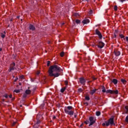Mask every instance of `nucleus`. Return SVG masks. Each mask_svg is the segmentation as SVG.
Returning <instances> with one entry per match:
<instances>
[{
  "instance_id": "f257e3e1",
  "label": "nucleus",
  "mask_w": 128,
  "mask_h": 128,
  "mask_svg": "<svg viewBox=\"0 0 128 128\" xmlns=\"http://www.w3.org/2000/svg\"><path fill=\"white\" fill-rule=\"evenodd\" d=\"M62 72V70L57 65L50 66L49 68L48 74L50 76H54L58 78L60 76V74L59 72Z\"/></svg>"
},
{
  "instance_id": "f03ea898",
  "label": "nucleus",
  "mask_w": 128,
  "mask_h": 128,
  "mask_svg": "<svg viewBox=\"0 0 128 128\" xmlns=\"http://www.w3.org/2000/svg\"><path fill=\"white\" fill-rule=\"evenodd\" d=\"M102 92H106V94H118V90H106V88L104 86H102Z\"/></svg>"
},
{
  "instance_id": "7ed1b4c3",
  "label": "nucleus",
  "mask_w": 128,
  "mask_h": 128,
  "mask_svg": "<svg viewBox=\"0 0 128 128\" xmlns=\"http://www.w3.org/2000/svg\"><path fill=\"white\" fill-rule=\"evenodd\" d=\"M70 110H72V106H68L64 108V112L69 116H74V111Z\"/></svg>"
},
{
  "instance_id": "20e7f679",
  "label": "nucleus",
  "mask_w": 128,
  "mask_h": 128,
  "mask_svg": "<svg viewBox=\"0 0 128 128\" xmlns=\"http://www.w3.org/2000/svg\"><path fill=\"white\" fill-rule=\"evenodd\" d=\"M110 124H111L112 126H114V118H110L108 120V122H105L102 124L103 126H108Z\"/></svg>"
},
{
  "instance_id": "39448f33",
  "label": "nucleus",
  "mask_w": 128,
  "mask_h": 128,
  "mask_svg": "<svg viewBox=\"0 0 128 128\" xmlns=\"http://www.w3.org/2000/svg\"><path fill=\"white\" fill-rule=\"evenodd\" d=\"M89 120L90 122L89 126H92L94 124V122H96V121L94 120V117L92 116L90 117Z\"/></svg>"
},
{
  "instance_id": "423d86ee",
  "label": "nucleus",
  "mask_w": 128,
  "mask_h": 128,
  "mask_svg": "<svg viewBox=\"0 0 128 128\" xmlns=\"http://www.w3.org/2000/svg\"><path fill=\"white\" fill-rule=\"evenodd\" d=\"M14 66H16V63L13 62L12 64H11L10 65V68L8 70V72H11L12 70H14V68H14Z\"/></svg>"
},
{
  "instance_id": "0eeeda50",
  "label": "nucleus",
  "mask_w": 128,
  "mask_h": 128,
  "mask_svg": "<svg viewBox=\"0 0 128 128\" xmlns=\"http://www.w3.org/2000/svg\"><path fill=\"white\" fill-rule=\"evenodd\" d=\"M96 34H97V36H98L100 40L102 38V33H100V32H99V30L98 29L96 30Z\"/></svg>"
},
{
  "instance_id": "6e6552de",
  "label": "nucleus",
  "mask_w": 128,
  "mask_h": 128,
  "mask_svg": "<svg viewBox=\"0 0 128 128\" xmlns=\"http://www.w3.org/2000/svg\"><path fill=\"white\" fill-rule=\"evenodd\" d=\"M104 46V43L102 42H99L98 45V47L100 48H102Z\"/></svg>"
},
{
  "instance_id": "1a4fd4ad",
  "label": "nucleus",
  "mask_w": 128,
  "mask_h": 128,
  "mask_svg": "<svg viewBox=\"0 0 128 128\" xmlns=\"http://www.w3.org/2000/svg\"><path fill=\"white\" fill-rule=\"evenodd\" d=\"M80 82L82 84H86V79L84 78H80Z\"/></svg>"
},
{
  "instance_id": "9d476101",
  "label": "nucleus",
  "mask_w": 128,
  "mask_h": 128,
  "mask_svg": "<svg viewBox=\"0 0 128 128\" xmlns=\"http://www.w3.org/2000/svg\"><path fill=\"white\" fill-rule=\"evenodd\" d=\"M82 22L84 24H88V22H90V20L88 19H84L82 20Z\"/></svg>"
},
{
  "instance_id": "9b49d317",
  "label": "nucleus",
  "mask_w": 128,
  "mask_h": 128,
  "mask_svg": "<svg viewBox=\"0 0 128 128\" xmlns=\"http://www.w3.org/2000/svg\"><path fill=\"white\" fill-rule=\"evenodd\" d=\"M29 29L31 30H36V28L32 24H30L29 26Z\"/></svg>"
},
{
  "instance_id": "f8f14e48",
  "label": "nucleus",
  "mask_w": 128,
  "mask_h": 128,
  "mask_svg": "<svg viewBox=\"0 0 128 128\" xmlns=\"http://www.w3.org/2000/svg\"><path fill=\"white\" fill-rule=\"evenodd\" d=\"M114 54L115 56H118L120 55V52L119 51H115Z\"/></svg>"
},
{
  "instance_id": "ddd939ff",
  "label": "nucleus",
  "mask_w": 128,
  "mask_h": 128,
  "mask_svg": "<svg viewBox=\"0 0 128 128\" xmlns=\"http://www.w3.org/2000/svg\"><path fill=\"white\" fill-rule=\"evenodd\" d=\"M112 82L114 84H118V80L116 79H113Z\"/></svg>"
},
{
  "instance_id": "4468645a",
  "label": "nucleus",
  "mask_w": 128,
  "mask_h": 128,
  "mask_svg": "<svg viewBox=\"0 0 128 128\" xmlns=\"http://www.w3.org/2000/svg\"><path fill=\"white\" fill-rule=\"evenodd\" d=\"M96 92V89H94L91 90L90 94H94V92Z\"/></svg>"
},
{
  "instance_id": "2eb2a0df",
  "label": "nucleus",
  "mask_w": 128,
  "mask_h": 128,
  "mask_svg": "<svg viewBox=\"0 0 128 128\" xmlns=\"http://www.w3.org/2000/svg\"><path fill=\"white\" fill-rule=\"evenodd\" d=\"M25 92L27 94H30V92H32V91H30V90H26Z\"/></svg>"
},
{
  "instance_id": "dca6fc26",
  "label": "nucleus",
  "mask_w": 128,
  "mask_h": 128,
  "mask_svg": "<svg viewBox=\"0 0 128 128\" xmlns=\"http://www.w3.org/2000/svg\"><path fill=\"white\" fill-rule=\"evenodd\" d=\"M124 112H126V114L128 113V106H125Z\"/></svg>"
},
{
  "instance_id": "f3484780",
  "label": "nucleus",
  "mask_w": 128,
  "mask_h": 128,
  "mask_svg": "<svg viewBox=\"0 0 128 128\" xmlns=\"http://www.w3.org/2000/svg\"><path fill=\"white\" fill-rule=\"evenodd\" d=\"M96 116H100V112H96Z\"/></svg>"
},
{
  "instance_id": "a211bd4d",
  "label": "nucleus",
  "mask_w": 128,
  "mask_h": 128,
  "mask_svg": "<svg viewBox=\"0 0 128 128\" xmlns=\"http://www.w3.org/2000/svg\"><path fill=\"white\" fill-rule=\"evenodd\" d=\"M121 82H122V84H125L126 82V80H124V79H121Z\"/></svg>"
},
{
  "instance_id": "6ab92c4d",
  "label": "nucleus",
  "mask_w": 128,
  "mask_h": 128,
  "mask_svg": "<svg viewBox=\"0 0 128 128\" xmlns=\"http://www.w3.org/2000/svg\"><path fill=\"white\" fill-rule=\"evenodd\" d=\"M64 90H66V88H62L60 90L61 92H64Z\"/></svg>"
},
{
  "instance_id": "aec40b11",
  "label": "nucleus",
  "mask_w": 128,
  "mask_h": 128,
  "mask_svg": "<svg viewBox=\"0 0 128 128\" xmlns=\"http://www.w3.org/2000/svg\"><path fill=\"white\" fill-rule=\"evenodd\" d=\"M64 52H60V56L62 57V56H64Z\"/></svg>"
},
{
  "instance_id": "412c9836",
  "label": "nucleus",
  "mask_w": 128,
  "mask_h": 128,
  "mask_svg": "<svg viewBox=\"0 0 128 128\" xmlns=\"http://www.w3.org/2000/svg\"><path fill=\"white\" fill-rule=\"evenodd\" d=\"M14 92H16V94H18V92H20V90H14Z\"/></svg>"
},
{
  "instance_id": "4be33fe9",
  "label": "nucleus",
  "mask_w": 128,
  "mask_h": 128,
  "mask_svg": "<svg viewBox=\"0 0 128 128\" xmlns=\"http://www.w3.org/2000/svg\"><path fill=\"white\" fill-rule=\"evenodd\" d=\"M28 96V94L26 93H24L23 94V98H26Z\"/></svg>"
},
{
  "instance_id": "5701e85b",
  "label": "nucleus",
  "mask_w": 128,
  "mask_h": 128,
  "mask_svg": "<svg viewBox=\"0 0 128 128\" xmlns=\"http://www.w3.org/2000/svg\"><path fill=\"white\" fill-rule=\"evenodd\" d=\"M120 38H124V36L123 34H120Z\"/></svg>"
},
{
  "instance_id": "b1692460",
  "label": "nucleus",
  "mask_w": 128,
  "mask_h": 128,
  "mask_svg": "<svg viewBox=\"0 0 128 128\" xmlns=\"http://www.w3.org/2000/svg\"><path fill=\"white\" fill-rule=\"evenodd\" d=\"M76 24H80V21L78 20H76Z\"/></svg>"
},
{
  "instance_id": "393cba45",
  "label": "nucleus",
  "mask_w": 128,
  "mask_h": 128,
  "mask_svg": "<svg viewBox=\"0 0 128 128\" xmlns=\"http://www.w3.org/2000/svg\"><path fill=\"white\" fill-rule=\"evenodd\" d=\"M1 36L2 38H4V37L6 36L4 35V34H1Z\"/></svg>"
},
{
  "instance_id": "a878e982",
  "label": "nucleus",
  "mask_w": 128,
  "mask_h": 128,
  "mask_svg": "<svg viewBox=\"0 0 128 128\" xmlns=\"http://www.w3.org/2000/svg\"><path fill=\"white\" fill-rule=\"evenodd\" d=\"M125 122H128V115L126 116Z\"/></svg>"
},
{
  "instance_id": "bb28decb",
  "label": "nucleus",
  "mask_w": 128,
  "mask_h": 128,
  "mask_svg": "<svg viewBox=\"0 0 128 128\" xmlns=\"http://www.w3.org/2000/svg\"><path fill=\"white\" fill-rule=\"evenodd\" d=\"M114 10H118V6H114Z\"/></svg>"
},
{
  "instance_id": "cd10ccee",
  "label": "nucleus",
  "mask_w": 128,
  "mask_h": 128,
  "mask_svg": "<svg viewBox=\"0 0 128 128\" xmlns=\"http://www.w3.org/2000/svg\"><path fill=\"white\" fill-rule=\"evenodd\" d=\"M50 61H48V62H47L48 66H50Z\"/></svg>"
},
{
  "instance_id": "c85d7f7f",
  "label": "nucleus",
  "mask_w": 128,
  "mask_h": 128,
  "mask_svg": "<svg viewBox=\"0 0 128 128\" xmlns=\"http://www.w3.org/2000/svg\"><path fill=\"white\" fill-rule=\"evenodd\" d=\"M86 100H90V97L86 96Z\"/></svg>"
},
{
  "instance_id": "c756f323",
  "label": "nucleus",
  "mask_w": 128,
  "mask_h": 128,
  "mask_svg": "<svg viewBox=\"0 0 128 128\" xmlns=\"http://www.w3.org/2000/svg\"><path fill=\"white\" fill-rule=\"evenodd\" d=\"M89 14H92V10H90Z\"/></svg>"
},
{
  "instance_id": "7c9ffc66",
  "label": "nucleus",
  "mask_w": 128,
  "mask_h": 128,
  "mask_svg": "<svg viewBox=\"0 0 128 128\" xmlns=\"http://www.w3.org/2000/svg\"><path fill=\"white\" fill-rule=\"evenodd\" d=\"M4 98H8V96L7 94H5L4 95Z\"/></svg>"
},
{
  "instance_id": "2f4dec72",
  "label": "nucleus",
  "mask_w": 128,
  "mask_h": 128,
  "mask_svg": "<svg viewBox=\"0 0 128 128\" xmlns=\"http://www.w3.org/2000/svg\"><path fill=\"white\" fill-rule=\"evenodd\" d=\"M74 16H79L78 15V13H75V14H74Z\"/></svg>"
},
{
  "instance_id": "473e14b6",
  "label": "nucleus",
  "mask_w": 128,
  "mask_h": 128,
  "mask_svg": "<svg viewBox=\"0 0 128 128\" xmlns=\"http://www.w3.org/2000/svg\"><path fill=\"white\" fill-rule=\"evenodd\" d=\"M78 90V92H82V88H79Z\"/></svg>"
},
{
  "instance_id": "72a5a7b5",
  "label": "nucleus",
  "mask_w": 128,
  "mask_h": 128,
  "mask_svg": "<svg viewBox=\"0 0 128 128\" xmlns=\"http://www.w3.org/2000/svg\"><path fill=\"white\" fill-rule=\"evenodd\" d=\"M40 74V71H38V72H36V74Z\"/></svg>"
},
{
  "instance_id": "f704fd0d",
  "label": "nucleus",
  "mask_w": 128,
  "mask_h": 128,
  "mask_svg": "<svg viewBox=\"0 0 128 128\" xmlns=\"http://www.w3.org/2000/svg\"><path fill=\"white\" fill-rule=\"evenodd\" d=\"M84 124H88V121H85Z\"/></svg>"
},
{
  "instance_id": "c9c22d12",
  "label": "nucleus",
  "mask_w": 128,
  "mask_h": 128,
  "mask_svg": "<svg viewBox=\"0 0 128 128\" xmlns=\"http://www.w3.org/2000/svg\"><path fill=\"white\" fill-rule=\"evenodd\" d=\"M68 81H65V84L66 86H68Z\"/></svg>"
},
{
  "instance_id": "e433bc0d",
  "label": "nucleus",
  "mask_w": 128,
  "mask_h": 128,
  "mask_svg": "<svg viewBox=\"0 0 128 128\" xmlns=\"http://www.w3.org/2000/svg\"><path fill=\"white\" fill-rule=\"evenodd\" d=\"M12 94H10V95L9 96V98H12Z\"/></svg>"
},
{
  "instance_id": "4c0bfd02",
  "label": "nucleus",
  "mask_w": 128,
  "mask_h": 128,
  "mask_svg": "<svg viewBox=\"0 0 128 128\" xmlns=\"http://www.w3.org/2000/svg\"><path fill=\"white\" fill-rule=\"evenodd\" d=\"M40 120H38L37 121V124H40Z\"/></svg>"
},
{
  "instance_id": "58836bf2",
  "label": "nucleus",
  "mask_w": 128,
  "mask_h": 128,
  "mask_svg": "<svg viewBox=\"0 0 128 128\" xmlns=\"http://www.w3.org/2000/svg\"><path fill=\"white\" fill-rule=\"evenodd\" d=\"M20 78H24V76H20Z\"/></svg>"
},
{
  "instance_id": "ea45409f",
  "label": "nucleus",
  "mask_w": 128,
  "mask_h": 128,
  "mask_svg": "<svg viewBox=\"0 0 128 128\" xmlns=\"http://www.w3.org/2000/svg\"><path fill=\"white\" fill-rule=\"evenodd\" d=\"M16 124V122H14L12 124V126H14V124Z\"/></svg>"
},
{
  "instance_id": "a19ab883",
  "label": "nucleus",
  "mask_w": 128,
  "mask_h": 128,
  "mask_svg": "<svg viewBox=\"0 0 128 128\" xmlns=\"http://www.w3.org/2000/svg\"><path fill=\"white\" fill-rule=\"evenodd\" d=\"M126 0H120L121 2H125Z\"/></svg>"
},
{
  "instance_id": "79ce46f5",
  "label": "nucleus",
  "mask_w": 128,
  "mask_h": 128,
  "mask_svg": "<svg viewBox=\"0 0 128 128\" xmlns=\"http://www.w3.org/2000/svg\"><path fill=\"white\" fill-rule=\"evenodd\" d=\"M18 78H16L15 80H14V82H16L18 80Z\"/></svg>"
},
{
  "instance_id": "37998d69",
  "label": "nucleus",
  "mask_w": 128,
  "mask_h": 128,
  "mask_svg": "<svg viewBox=\"0 0 128 128\" xmlns=\"http://www.w3.org/2000/svg\"><path fill=\"white\" fill-rule=\"evenodd\" d=\"M84 104H86V106H88V102L84 103Z\"/></svg>"
},
{
  "instance_id": "c03bdc74",
  "label": "nucleus",
  "mask_w": 128,
  "mask_h": 128,
  "mask_svg": "<svg viewBox=\"0 0 128 128\" xmlns=\"http://www.w3.org/2000/svg\"><path fill=\"white\" fill-rule=\"evenodd\" d=\"M64 22H62V25L64 26Z\"/></svg>"
},
{
  "instance_id": "a18cd8bd",
  "label": "nucleus",
  "mask_w": 128,
  "mask_h": 128,
  "mask_svg": "<svg viewBox=\"0 0 128 128\" xmlns=\"http://www.w3.org/2000/svg\"><path fill=\"white\" fill-rule=\"evenodd\" d=\"M83 1H84V0H86V2H88V0H82Z\"/></svg>"
},
{
  "instance_id": "49530a36",
  "label": "nucleus",
  "mask_w": 128,
  "mask_h": 128,
  "mask_svg": "<svg viewBox=\"0 0 128 128\" xmlns=\"http://www.w3.org/2000/svg\"><path fill=\"white\" fill-rule=\"evenodd\" d=\"M53 118L54 120V118H56V116H54L53 117Z\"/></svg>"
},
{
  "instance_id": "de8ad7c7",
  "label": "nucleus",
  "mask_w": 128,
  "mask_h": 128,
  "mask_svg": "<svg viewBox=\"0 0 128 128\" xmlns=\"http://www.w3.org/2000/svg\"><path fill=\"white\" fill-rule=\"evenodd\" d=\"M93 80H96V78H93Z\"/></svg>"
},
{
  "instance_id": "09e8293b",
  "label": "nucleus",
  "mask_w": 128,
  "mask_h": 128,
  "mask_svg": "<svg viewBox=\"0 0 128 128\" xmlns=\"http://www.w3.org/2000/svg\"><path fill=\"white\" fill-rule=\"evenodd\" d=\"M0 52H2V48H0Z\"/></svg>"
},
{
  "instance_id": "8fccbe9b",
  "label": "nucleus",
  "mask_w": 128,
  "mask_h": 128,
  "mask_svg": "<svg viewBox=\"0 0 128 128\" xmlns=\"http://www.w3.org/2000/svg\"><path fill=\"white\" fill-rule=\"evenodd\" d=\"M17 18H20V16H18Z\"/></svg>"
},
{
  "instance_id": "3c124183",
  "label": "nucleus",
  "mask_w": 128,
  "mask_h": 128,
  "mask_svg": "<svg viewBox=\"0 0 128 128\" xmlns=\"http://www.w3.org/2000/svg\"><path fill=\"white\" fill-rule=\"evenodd\" d=\"M19 84H20H20H22L20 83Z\"/></svg>"
},
{
  "instance_id": "603ef678",
  "label": "nucleus",
  "mask_w": 128,
  "mask_h": 128,
  "mask_svg": "<svg viewBox=\"0 0 128 128\" xmlns=\"http://www.w3.org/2000/svg\"><path fill=\"white\" fill-rule=\"evenodd\" d=\"M38 116H39V115H38L37 118H38Z\"/></svg>"
},
{
  "instance_id": "864d4df0",
  "label": "nucleus",
  "mask_w": 128,
  "mask_h": 128,
  "mask_svg": "<svg viewBox=\"0 0 128 128\" xmlns=\"http://www.w3.org/2000/svg\"><path fill=\"white\" fill-rule=\"evenodd\" d=\"M94 2H96V0H94Z\"/></svg>"
},
{
  "instance_id": "5fc2aeb1",
  "label": "nucleus",
  "mask_w": 128,
  "mask_h": 128,
  "mask_svg": "<svg viewBox=\"0 0 128 128\" xmlns=\"http://www.w3.org/2000/svg\"><path fill=\"white\" fill-rule=\"evenodd\" d=\"M21 20H22V19H21Z\"/></svg>"
},
{
  "instance_id": "6e6d98bb",
  "label": "nucleus",
  "mask_w": 128,
  "mask_h": 128,
  "mask_svg": "<svg viewBox=\"0 0 128 128\" xmlns=\"http://www.w3.org/2000/svg\"><path fill=\"white\" fill-rule=\"evenodd\" d=\"M20 106H22V105H20Z\"/></svg>"
},
{
  "instance_id": "4d7b16f0",
  "label": "nucleus",
  "mask_w": 128,
  "mask_h": 128,
  "mask_svg": "<svg viewBox=\"0 0 128 128\" xmlns=\"http://www.w3.org/2000/svg\"><path fill=\"white\" fill-rule=\"evenodd\" d=\"M76 116H75V118H76Z\"/></svg>"
}]
</instances>
